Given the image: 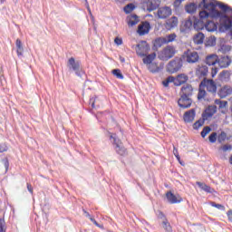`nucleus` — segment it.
I'll return each instance as SVG.
<instances>
[{
    "instance_id": "63",
    "label": "nucleus",
    "mask_w": 232,
    "mask_h": 232,
    "mask_svg": "<svg viewBox=\"0 0 232 232\" xmlns=\"http://www.w3.org/2000/svg\"><path fill=\"white\" fill-rule=\"evenodd\" d=\"M182 0H177L176 2H174V5H177L178 3H181Z\"/></svg>"
},
{
    "instance_id": "39",
    "label": "nucleus",
    "mask_w": 232,
    "mask_h": 232,
    "mask_svg": "<svg viewBox=\"0 0 232 232\" xmlns=\"http://www.w3.org/2000/svg\"><path fill=\"white\" fill-rule=\"evenodd\" d=\"M89 104H91L92 110H97L99 104H97V97L90 98Z\"/></svg>"
},
{
    "instance_id": "47",
    "label": "nucleus",
    "mask_w": 232,
    "mask_h": 232,
    "mask_svg": "<svg viewBox=\"0 0 232 232\" xmlns=\"http://www.w3.org/2000/svg\"><path fill=\"white\" fill-rule=\"evenodd\" d=\"M88 217H89L91 222H92V224H95V226H96L97 227H100V229H103V228H104V226L99 224V223L97 222V220H95V218H92V217L90 216V214L88 215Z\"/></svg>"
},
{
    "instance_id": "22",
    "label": "nucleus",
    "mask_w": 232,
    "mask_h": 232,
    "mask_svg": "<svg viewBox=\"0 0 232 232\" xmlns=\"http://www.w3.org/2000/svg\"><path fill=\"white\" fill-rule=\"evenodd\" d=\"M15 44L18 57H23V53H24V48H23V42H21V39H16Z\"/></svg>"
},
{
    "instance_id": "58",
    "label": "nucleus",
    "mask_w": 232,
    "mask_h": 232,
    "mask_svg": "<svg viewBox=\"0 0 232 232\" xmlns=\"http://www.w3.org/2000/svg\"><path fill=\"white\" fill-rule=\"evenodd\" d=\"M227 216L228 217L229 222L232 223V210L231 209L227 212Z\"/></svg>"
},
{
    "instance_id": "38",
    "label": "nucleus",
    "mask_w": 232,
    "mask_h": 232,
    "mask_svg": "<svg viewBox=\"0 0 232 232\" xmlns=\"http://www.w3.org/2000/svg\"><path fill=\"white\" fill-rule=\"evenodd\" d=\"M209 204L212 206V208L219 209V211H226V207H224L222 204L215 203V201H211Z\"/></svg>"
},
{
    "instance_id": "42",
    "label": "nucleus",
    "mask_w": 232,
    "mask_h": 232,
    "mask_svg": "<svg viewBox=\"0 0 232 232\" xmlns=\"http://www.w3.org/2000/svg\"><path fill=\"white\" fill-rule=\"evenodd\" d=\"M112 75H114V77H116L117 79H124V75L122 74V72H121L120 69L112 70Z\"/></svg>"
},
{
    "instance_id": "52",
    "label": "nucleus",
    "mask_w": 232,
    "mask_h": 232,
    "mask_svg": "<svg viewBox=\"0 0 232 232\" xmlns=\"http://www.w3.org/2000/svg\"><path fill=\"white\" fill-rule=\"evenodd\" d=\"M174 86H182V82H180V80L179 79V77L174 78Z\"/></svg>"
},
{
    "instance_id": "54",
    "label": "nucleus",
    "mask_w": 232,
    "mask_h": 232,
    "mask_svg": "<svg viewBox=\"0 0 232 232\" xmlns=\"http://www.w3.org/2000/svg\"><path fill=\"white\" fill-rule=\"evenodd\" d=\"M221 150L223 151H229V150H232V146L231 145H224L223 147H221Z\"/></svg>"
},
{
    "instance_id": "24",
    "label": "nucleus",
    "mask_w": 232,
    "mask_h": 232,
    "mask_svg": "<svg viewBox=\"0 0 232 232\" xmlns=\"http://www.w3.org/2000/svg\"><path fill=\"white\" fill-rule=\"evenodd\" d=\"M217 24H215L213 21H207L205 29L207 32H217Z\"/></svg>"
},
{
    "instance_id": "43",
    "label": "nucleus",
    "mask_w": 232,
    "mask_h": 232,
    "mask_svg": "<svg viewBox=\"0 0 232 232\" xmlns=\"http://www.w3.org/2000/svg\"><path fill=\"white\" fill-rule=\"evenodd\" d=\"M210 132H211V127L209 126L204 127L203 130H201L202 139H206L207 135L209 134Z\"/></svg>"
},
{
    "instance_id": "2",
    "label": "nucleus",
    "mask_w": 232,
    "mask_h": 232,
    "mask_svg": "<svg viewBox=\"0 0 232 232\" xmlns=\"http://www.w3.org/2000/svg\"><path fill=\"white\" fill-rule=\"evenodd\" d=\"M110 140L111 142H112L114 150L118 153V155H124V153H126V149L122 147V142L117 137V134H111Z\"/></svg>"
},
{
    "instance_id": "40",
    "label": "nucleus",
    "mask_w": 232,
    "mask_h": 232,
    "mask_svg": "<svg viewBox=\"0 0 232 232\" xmlns=\"http://www.w3.org/2000/svg\"><path fill=\"white\" fill-rule=\"evenodd\" d=\"M175 39H177V34L175 33L170 34L167 35V37L165 38V43H166V44H168V43H173V41H175Z\"/></svg>"
},
{
    "instance_id": "5",
    "label": "nucleus",
    "mask_w": 232,
    "mask_h": 232,
    "mask_svg": "<svg viewBox=\"0 0 232 232\" xmlns=\"http://www.w3.org/2000/svg\"><path fill=\"white\" fill-rule=\"evenodd\" d=\"M160 6V0H146L142 2L141 8L144 12H154Z\"/></svg>"
},
{
    "instance_id": "20",
    "label": "nucleus",
    "mask_w": 232,
    "mask_h": 232,
    "mask_svg": "<svg viewBox=\"0 0 232 232\" xmlns=\"http://www.w3.org/2000/svg\"><path fill=\"white\" fill-rule=\"evenodd\" d=\"M204 39H206V35L202 32H198L193 36L194 44H204Z\"/></svg>"
},
{
    "instance_id": "44",
    "label": "nucleus",
    "mask_w": 232,
    "mask_h": 232,
    "mask_svg": "<svg viewBox=\"0 0 232 232\" xmlns=\"http://www.w3.org/2000/svg\"><path fill=\"white\" fill-rule=\"evenodd\" d=\"M178 79H179V82H181V84H186L189 78L185 73H181L178 75Z\"/></svg>"
},
{
    "instance_id": "49",
    "label": "nucleus",
    "mask_w": 232,
    "mask_h": 232,
    "mask_svg": "<svg viewBox=\"0 0 232 232\" xmlns=\"http://www.w3.org/2000/svg\"><path fill=\"white\" fill-rule=\"evenodd\" d=\"M208 66H203L202 69L200 70V75L202 77H206V75H208Z\"/></svg>"
},
{
    "instance_id": "55",
    "label": "nucleus",
    "mask_w": 232,
    "mask_h": 232,
    "mask_svg": "<svg viewBox=\"0 0 232 232\" xmlns=\"http://www.w3.org/2000/svg\"><path fill=\"white\" fill-rule=\"evenodd\" d=\"M27 189L31 195H34V188L32 187V184L27 183Z\"/></svg>"
},
{
    "instance_id": "9",
    "label": "nucleus",
    "mask_w": 232,
    "mask_h": 232,
    "mask_svg": "<svg viewBox=\"0 0 232 232\" xmlns=\"http://www.w3.org/2000/svg\"><path fill=\"white\" fill-rule=\"evenodd\" d=\"M191 104H193V100L191 98H188V96L180 95V98L178 100V105L182 110H186L188 108H191Z\"/></svg>"
},
{
    "instance_id": "26",
    "label": "nucleus",
    "mask_w": 232,
    "mask_h": 232,
    "mask_svg": "<svg viewBox=\"0 0 232 232\" xmlns=\"http://www.w3.org/2000/svg\"><path fill=\"white\" fill-rule=\"evenodd\" d=\"M231 64V59L227 55L221 58L220 65L221 68H227Z\"/></svg>"
},
{
    "instance_id": "18",
    "label": "nucleus",
    "mask_w": 232,
    "mask_h": 232,
    "mask_svg": "<svg viewBox=\"0 0 232 232\" xmlns=\"http://www.w3.org/2000/svg\"><path fill=\"white\" fill-rule=\"evenodd\" d=\"M231 93L232 88L229 86H224L218 91V95L220 97V99H226V97H228V95H231Z\"/></svg>"
},
{
    "instance_id": "41",
    "label": "nucleus",
    "mask_w": 232,
    "mask_h": 232,
    "mask_svg": "<svg viewBox=\"0 0 232 232\" xmlns=\"http://www.w3.org/2000/svg\"><path fill=\"white\" fill-rule=\"evenodd\" d=\"M217 45V37L215 36H210L207 40V46H216Z\"/></svg>"
},
{
    "instance_id": "31",
    "label": "nucleus",
    "mask_w": 232,
    "mask_h": 232,
    "mask_svg": "<svg viewBox=\"0 0 232 232\" xmlns=\"http://www.w3.org/2000/svg\"><path fill=\"white\" fill-rule=\"evenodd\" d=\"M204 97H206V90L204 89V86H201V83H199L198 101H202Z\"/></svg>"
},
{
    "instance_id": "48",
    "label": "nucleus",
    "mask_w": 232,
    "mask_h": 232,
    "mask_svg": "<svg viewBox=\"0 0 232 232\" xmlns=\"http://www.w3.org/2000/svg\"><path fill=\"white\" fill-rule=\"evenodd\" d=\"M5 218H0V232H6L5 230Z\"/></svg>"
},
{
    "instance_id": "53",
    "label": "nucleus",
    "mask_w": 232,
    "mask_h": 232,
    "mask_svg": "<svg viewBox=\"0 0 232 232\" xmlns=\"http://www.w3.org/2000/svg\"><path fill=\"white\" fill-rule=\"evenodd\" d=\"M114 43H115V44H117L118 46H121V44H122V38L116 37V38L114 39Z\"/></svg>"
},
{
    "instance_id": "10",
    "label": "nucleus",
    "mask_w": 232,
    "mask_h": 232,
    "mask_svg": "<svg viewBox=\"0 0 232 232\" xmlns=\"http://www.w3.org/2000/svg\"><path fill=\"white\" fill-rule=\"evenodd\" d=\"M150 30H151V24L148 21H145L138 25L139 35H146V34H150Z\"/></svg>"
},
{
    "instance_id": "37",
    "label": "nucleus",
    "mask_w": 232,
    "mask_h": 232,
    "mask_svg": "<svg viewBox=\"0 0 232 232\" xmlns=\"http://www.w3.org/2000/svg\"><path fill=\"white\" fill-rule=\"evenodd\" d=\"M227 139V134L225 131H221L220 134L218 135V144H222Z\"/></svg>"
},
{
    "instance_id": "62",
    "label": "nucleus",
    "mask_w": 232,
    "mask_h": 232,
    "mask_svg": "<svg viewBox=\"0 0 232 232\" xmlns=\"http://www.w3.org/2000/svg\"><path fill=\"white\" fill-rule=\"evenodd\" d=\"M175 157H176L177 160H179V164H181V166H182L183 164L180 162V155L178 154Z\"/></svg>"
},
{
    "instance_id": "28",
    "label": "nucleus",
    "mask_w": 232,
    "mask_h": 232,
    "mask_svg": "<svg viewBox=\"0 0 232 232\" xmlns=\"http://www.w3.org/2000/svg\"><path fill=\"white\" fill-rule=\"evenodd\" d=\"M127 23L129 26H135L139 23V15L131 14Z\"/></svg>"
},
{
    "instance_id": "57",
    "label": "nucleus",
    "mask_w": 232,
    "mask_h": 232,
    "mask_svg": "<svg viewBox=\"0 0 232 232\" xmlns=\"http://www.w3.org/2000/svg\"><path fill=\"white\" fill-rule=\"evenodd\" d=\"M227 74V71H223L219 73L220 79H226V75Z\"/></svg>"
},
{
    "instance_id": "6",
    "label": "nucleus",
    "mask_w": 232,
    "mask_h": 232,
    "mask_svg": "<svg viewBox=\"0 0 232 232\" xmlns=\"http://www.w3.org/2000/svg\"><path fill=\"white\" fill-rule=\"evenodd\" d=\"M136 46L138 47L136 53L140 55V57H146V53L150 50V44L146 41H141Z\"/></svg>"
},
{
    "instance_id": "17",
    "label": "nucleus",
    "mask_w": 232,
    "mask_h": 232,
    "mask_svg": "<svg viewBox=\"0 0 232 232\" xmlns=\"http://www.w3.org/2000/svg\"><path fill=\"white\" fill-rule=\"evenodd\" d=\"M180 95H183L188 98L191 97V95H193V86H191V84L188 83L183 85L180 90Z\"/></svg>"
},
{
    "instance_id": "59",
    "label": "nucleus",
    "mask_w": 232,
    "mask_h": 232,
    "mask_svg": "<svg viewBox=\"0 0 232 232\" xmlns=\"http://www.w3.org/2000/svg\"><path fill=\"white\" fill-rule=\"evenodd\" d=\"M169 82H175V77L173 76H169L167 79H166Z\"/></svg>"
},
{
    "instance_id": "12",
    "label": "nucleus",
    "mask_w": 232,
    "mask_h": 232,
    "mask_svg": "<svg viewBox=\"0 0 232 232\" xmlns=\"http://www.w3.org/2000/svg\"><path fill=\"white\" fill-rule=\"evenodd\" d=\"M171 14L172 12L170 7L165 6L158 9L159 19H167V17H169Z\"/></svg>"
},
{
    "instance_id": "7",
    "label": "nucleus",
    "mask_w": 232,
    "mask_h": 232,
    "mask_svg": "<svg viewBox=\"0 0 232 232\" xmlns=\"http://www.w3.org/2000/svg\"><path fill=\"white\" fill-rule=\"evenodd\" d=\"M182 58L185 61H187V63L193 64L198 62L199 56H198V53L195 51L188 50L187 52L184 53V54L182 55Z\"/></svg>"
},
{
    "instance_id": "32",
    "label": "nucleus",
    "mask_w": 232,
    "mask_h": 232,
    "mask_svg": "<svg viewBox=\"0 0 232 232\" xmlns=\"http://www.w3.org/2000/svg\"><path fill=\"white\" fill-rule=\"evenodd\" d=\"M211 15V8L209 9V13L208 11L199 12V19L208 22V17Z\"/></svg>"
},
{
    "instance_id": "46",
    "label": "nucleus",
    "mask_w": 232,
    "mask_h": 232,
    "mask_svg": "<svg viewBox=\"0 0 232 232\" xmlns=\"http://www.w3.org/2000/svg\"><path fill=\"white\" fill-rule=\"evenodd\" d=\"M216 104H218L219 109L222 110L227 106V101H220V100H216Z\"/></svg>"
},
{
    "instance_id": "27",
    "label": "nucleus",
    "mask_w": 232,
    "mask_h": 232,
    "mask_svg": "<svg viewBox=\"0 0 232 232\" xmlns=\"http://www.w3.org/2000/svg\"><path fill=\"white\" fill-rule=\"evenodd\" d=\"M148 70L150 73H159L160 72V67L157 65L155 63H149Z\"/></svg>"
},
{
    "instance_id": "51",
    "label": "nucleus",
    "mask_w": 232,
    "mask_h": 232,
    "mask_svg": "<svg viewBox=\"0 0 232 232\" xmlns=\"http://www.w3.org/2000/svg\"><path fill=\"white\" fill-rule=\"evenodd\" d=\"M5 151H8V146L5 143L0 144V153H5Z\"/></svg>"
},
{
    "instance_id": "1",
    "label": "nucleus",
    "mask_w": 232,
    "mask_h": 232,
    "mask_svg": "<svg viewBox=\"0 0 232 232\" xmlns=\"http://www.w3.org/2000/svg\"><path fill=\"white\" fill-rule=\"evenodd\" d=\"M183 64L182 57H175L167 64L166 70L168 73H177L182 69Z\"/></svg>"
},
{
    "instance_id": "45",
    "label": "nucleus",
    "mask_w": 232,
    "mask_h": 232,
    "mask_svg": "<svg viewBox=\"0 0 232 232\" xmlns=\"http://www.w3.org/2000/svg\"><path fill=\"white\" fill-rule=\"evenodd\" d=\"M208 140L211 144H215V142H217L218 140V134L217 132H212L209 136H208Z\"/></svg>"
},
{
    "instance_id": "64",
    "label": "nucleus",
    "mask_w": 232,
    "mask_h": 232,
    "mask_svg": "<svg viewBox=\"0 0 232 232\" xmlns=\"http://www.w3.org/2000/svg\"><path fill=\"white\" fill-rule=\"evenodd\" d=\"M126 60L124 58H121V62L124 63Z\"/></svg>"
},
{
    "instance_id": "29",
    "label": "nucleus",
    "mask_w": 232,
    "mask_h": 232,
    "mask_svg": "<svg viewBox=\"0 0 232 232\" xmlns=\"http://www.w3.org/2000/svg\"><path fill=\"white\" fill-rule=\"evenodd\" d=\"M167 24L170 26V28H175L179 24V18L176 16H172L169 21L167 22Z\"/></svg>"
},
{
    "instance_id": "35",
    "label": "nucleus",
    "mask_w": 232,
    "mask_h": 232,
    "mask_svg": "<svg viewBox=\"0 0 232 232\" xmlns=\"http://www.w3.org/2000/svg\"><path fill=\"white\" fill-rule=\"evenodd\" d=\"M218 52L221 53H229V52H231V46L227 44H222L218 49Z\"/></svg>"
},
{
    "instance_id": "30",
    "label": "nucleus",
    "mask_w": 232,
    "mask_h": 232,
    "mask_svg": "<svg viewBox=\"0 0 232 232\" xmlns=\"http://www.w3.org/2000/svg\"><path fill=\"white\" fill-rule=\"evenodd\" d=\"M206 64L208 66H215L217 64V60H215V55L211 54L207 56Z\"/></svg>"
},
{
    "instance_id": "4",
    "label": "nucleus",
    "mask_w": 232,
    "mask_h": 232,
    "mask_svg": "<svg viewBox=\"0 0 232 232\" xmlns=\"http://www.w3.org/2000/svg\"><path fill=\"white\" fill-rule=\"evenodd\" d=\"M67 66L69 67L70 70H73V72H75L76 75H78L79 77H82V75H84V72L81 68V62L75 61V58L71 57L68 60Z\"/></svg>"
},
{
    "instance_id": "33",
    "label": "nucleus",
    "mask_w": 232,
    "mask_h": 232,
    "mask_svg": "<svg viewBox=\"0 0 232 232\" xmlns=\"http://www.w3.org/2000/svg\"><path fill=\"white\" fill-rule=\"evenodd\" d=\"M135 8H136L135 4L130 3L124 6L123 10L125 14H131V12L135 10Z\"/></svg>"
},
{
    "instance_id": "25",
    "label": "nucleus",
    "mask_w": 232,
    "mask_h": 232,
    "mask_svg": "<svg viewBox=\"0 0 232 232\" xmlns=\"http://www.w3.org/2000/svg\"><path fill=\"white\" fill-rule=\"evenodd\" d=\"M197 8H198V5L195 3H191L186 5L185 10L187 14H195V12H197Z\"/></svg>"
},
{
    "instance_id": "21",
    "label": "nucleus",
    "mask_w": 232,
    "mask_h": 232,
    "mask_svg": "<svg viewBox=\"0 0 232 232\" xmlns=\"http://www.w3.org/2000/svg\"><path fill=\"white\" fill-rule=\"evenodd\" d=\"M163 44H166V38L158 37L153 41L152 50H159Z\"/></svg>"
},
{
    "instance_id": "60",
    "label": "nucleus",
    "mask_w": 232,
    "mask_h": 232,
    "mask_svg": "<svg viewBox=\"0 0 232 232\" xmlns=\"http://www.w3.org/2000/svg\"><path fill=\"white\" fill-rule=\"evenodd\" d=\"M173 155L174 157L179 155V150L176 147H173Z\"/></svg>"
},
{
    "instance_id": "61",
    "label": "nucleus",
    "mask_w": 232,
    "mask_h": 232,
    "mask_svg": "<svg viewBox=\"0 0 232 232\" xmlns=\"http://www.w3.org/2000/svg\"><path fill=\"white\" fill-rule=\"evenodd\" d=\"M162 84L165 88H168V86H169V82L167 80L163 81Z\"/></svg>"
},
{
    "instance_id": "19",
    "label": "nucleus",
    "mask_w": 232,
    "mask_h": 232,
    "mask_svg": "<svg viewBox=\"0 0 232 232\" xmlns=\"http://www.w3.org/2000/svg\"><path fill=\"white\" fill-rule=\"evenodd\" d=\"M196 184H197V186H198V188H200V189H202V191H205V193H210L211 195H213V193H216L215 188H210L206 183H202L200 181H197Z\"/></svg>"
},
{
    "instance_id": "14",
    "label": "nucleus",
    "mask_w": 232,
    "mask_h": 232,
    "mask_svg": "<svg viewBox=\"0 0 232 232\" xmlns=\"http://www.w3.org/2000/svg\"><path fill=\"white\" fill-rule=\"evenodd\" d=\"M206 20H202V18H197L194 17V21H193V27L194 30H196L197 32H200V30H204V28H206Z\"/></svg>"
},
{
    "instance_id": "3",
    "label": "nucleus",
    "mask_w": 232,
    "mask_h": 232,
    "mask_svg": "<svg viewBox=\"0 0 232 232\" xmlns=\"http://www.w3.org/2000/svg\"><path fill=\"white\" fill-rule=\"evenodd\" d=\"M175 53H177L175 47L169 45L159 54V59H160V61H169V59L175 56Z\"/></svg>"
},
{
    "instance_id": "56",
    "label": "nucleus",
    "mask_w": 232,
    "mask_h": 232,
    "mask_svg": "<svg viewBox=\"0 0 232 232\" xmlns=\"http://www.w3.org/2000/svg\"><path fill=\"white\" fill-rule=\"evenodd\" d=\"M218 73V68H212L211 72V77H215Z\"/></svg>"
},
{
    "instance_id": "11",
    "label": "nucleus",
    "mask_w": 232,
    "mask_h": 232,
    "mask_svg": "<svg viewBox=\"0 0 232 232\" xmlns=\"http://www.w3.org/2000/svg\"><path fill=\"white\" fill-rule=\"evenodd\" d=\"M191 28H193V21L188 18L182 22L179 30L181 34H189V32H191Z\"/></svg>"
},
{
    "instance_id": "16",
    "label": "nucleus",
    "mask_w": 232,
    "mask_h": 232,
    "mask_svg": "<svg viewBox=\"0 0 232 232\" xmlns=\"http://www.w3.org/2000/svg\"><path fill=\"white\" fill-rule=\"evenodd\" d=\"M214 113H217V107L216 105H210L205 110V112L202 113V118L204 121H208V119L213 117Z\"/></svg>"
},
{
    "instance_id": "34",
    "label": "nucleus",
    "mask_w": 232,
    "mask_h": 232,
    "mask_svg": "<svg viewBox=\"0 0 232 232\" xmlns=\"http://www.w3.org/2000/svg\"><path fill=\"white\" fill-rule=\"evenodd\" d=\"M207 120H204V118L198 120L194 124H193V130H198L201 128V126H204V123L206 122Z\"/></svg>"
},
{
    "instance_id": "50",
    "label": "nucleus",
    "mask_w": 232,
    "mask_h": 232,
    "mask_svg": "<svg viewBox=\"0 0 232 232\" xmlns=\"http://www.w3.org/2000/svg\"><path fill=\"white\" fill-rule=\"evenodd\" d=\"M88 12H89V15H91V21L93 24L94 30H97V26H95V18L93 17V14H92V10H90V8H88Z\"/></svg>"
},
{
    "instance_id": "8",
    "label": "nucleus",
    "mask_w": 232,
    "mask_h": 232,
    "mask_svg": "<svg viewBox=\"0 0 232 232\" xmlns=\"http://www.w3.org/2000/svg\"><path fill=\"white\" fill-rule=\"evenodd\" d=\"M200 83L203 88H207L209 93H217V83H215V81L204 78Z\"/></svg>"
},
{
    "instance_id": "13",
    "label": "nucleus",
    "mask_w": 232,
    "mask_h": 232,
    "mask_svg": "<svg viewBox=\"0 0 232 232\" xmlns=\"http://www.w3.org/2000/svg\"><path fill=\"white\" fill-rule=\"evenodd\" d=\"M196 115H197V111H195V109H190L189 111H187L183 115L184 122H187V123L193 122V121H195Z\"/></svg>"
},
{
    "instance_id": "36",
    "label": "nucleus",
    "mask_w": 232,
    "mask_h": 232,
    "mask_svg": "<svg viewBox=\"0 0 232 232\" xmlns=\"http://www.w3.org/2000/svg\"><path fill=\"white\" fill-rule=\"evenodd\" d=\"M163 228L165 229V232H173V228L171 227V224L168 222V219H165L162 222Z\"/></svg>"
},
{
    "instance_id": "23",
    "label": "nucleus",
    "mask_w": 232,
    "mask_h": 232,
    "mask_svg": "<svg viewBox=\"0 0 232 232\" xmlns=\"http://www.w3.org/2000/svg\"><path fill=\"white\" fill-rule=\"evenodd\" d=\"M157 57V53H152L150 54L146 55L145 58H143V63L144 64H151L153 61H155V58Z\"/></svg>"
},
{
    "instance_id": "15",
    "label": "nucleus",
    "mask_w": 232,
    "mask_h": 232,
    "mask_svg": "<svg viewBox=\"0 0 232 232\" xmlns=\"http://www.w3.org/2000/svg\"><path fill=\"white\" fill-rule=\"evenodd\" d=\"M166 197L169 204H180L183 200L180 196H176L171 191L167 192Z\"/></svg>"
}]
</instances>
